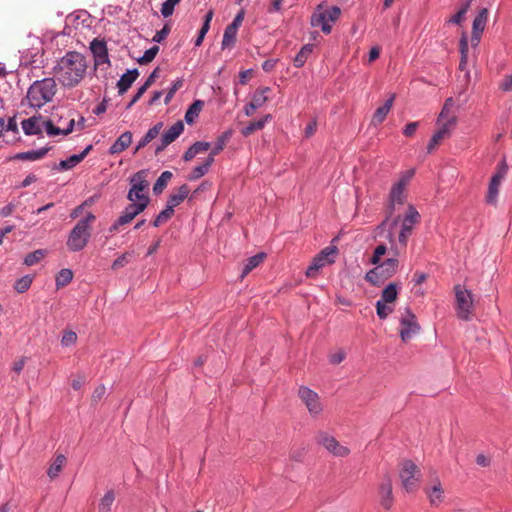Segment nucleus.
<instances>
[{"mask_svg":"<svg viewBox=\"0 0 512 512\" xmlns=\"http://www.w3.org/2000/svg\"><path fill=\"white\" fill-rule=\"evenodd\" d=\"M86 69L85 56L76 51H69L57 62L53 71L64 87L72 88L84 78Z\"/></svg>","mask_w":512,"mask_h":512,"instance_id":"nucleus-1","label":"nucleus"},{"mask_svg":"<svg viewBox=\"0 0 512 512\" xmlns=\"http://www.w3.org/2000/svg\"><path fill=\"white\" fill-rule=\"evenodd\" d=\"M57 91L54 78H43L34 81L28 88L26 99L32 108L40 109L52 101Z\"/></svg>","mask_w":512,"mask_h":512,"instance_id":"nucleus-2","label":"nucleus"},{"mask_svg":"<svg viewBox=\"0 0 512 512\" xmlns=\"http://www.w3.org/2000/svg\"><path fill=\"white\" fill-rule=\"evenodd\" d=\"M95 219L94 214L88 213L76 223L67 239V247L70 251H81L87 245L91 236V224Z\"/></svg>","mask_w":512,"mask_h":512,"instance_id":"nucleus-3","label":"nucleus"},{"mask_svg":"<svg viewBox=\"0 0 512 512\" xmlns=\"http://www.w3.org/2000/svg\"><path fill=\"white\" fill-rule=\"evenodd\" d=\"M420 219L421 216L417 209L412 204H409L403 218L396 216L389 221L391 229L401 222V229L398 235V245L401 248L406 247L408 238L411 236L414 226L420 222Z\"/></svg>","mask_w":512,"mask_h":512,"instance_id":"nucleus-4","label":"nucleus"},{"mask_svg":"<svg viewBox=\"0 0 512 512\" xmlns=\"http://www.w3.org/2000/svg\"><path fill=\"white\" fill-rule=\"evenodd\" d=\"M148 175L147 170H140L130 177L131 188L128 191L127 199L130 202H150L148 196L149 182L146 177Z\"/></svg>","mask_w":512,"mask_h":512,"instance_id":"nucleus-5","label":"nucleus"},{"mask_svg":"<svg viewBox=\"0 0 512 512\" xmlns=\"http://www.w3.org/2000/svg\"><path fill=\"white\" fill-rule=\"evenodd\" d=\"M398 264L396 258H389L380 264H376L375 268L367 272L365 279L371 284L379 286L396 273Z\"/></svg>","mask_w":512,"mask_h":512,"instance_id":"nucleus-6","label":"nucleus"},{"mask_svg":"<svg viewBox=\"0 0 512 512\" xmlns=\"http://www.w3.org/2000/svg\"><path fill=\"white\" fill-rule=\"evenodd\" d=\"M404 181H398L393 185L389 194V202L386 208V217L381 222V224L377 227L379 230L385 229V227L389 224V221L396 209L397 205H402L405 201L404 194Z\"/></svg>","mask_w":512,"mask_h":512,"instance_id":"nucleus-7","label":"nucleus"},{"mask_svg":"<svg viewBox=\"0 0 512 512\" xmlns=\"http://www.w3.org/2000/svg\"><path fill=\"white\" fill-rule=\"evenodd\" d=\"M455 296L457 302V315L460 319L468 321L473 308V295L464 289L461 285L455 286Z\"/></svg>","mask_w":512,"mask_h":512,"instance_id":"nucleus-8","label":"nucleus"},{"mask_svg":"<svg viewBox=\"0 0 512 512\" xmlns=\"http://www.w3.org/2000/svg\"><path fill=\"white\" fill-rule=\"evenodd\" d=\"M336 252V247L324 248L319 254H317L313 258L311 264L308 266L306 270V276L308 278H315L323 267L334 262V260L330 258V256L336 254Z\"/></svg>","mask_w":512,"mask_h":512,"instance_id":"nucleus-9","label":"nucleus"},{"mask_svg":"<svg viewBox=\"0 0 512 512\" xmlns=\"http://www.w3.org/2000/svg\"><path fill=\"white\" fill-rule=\"evenodd\" d=\"M298 396L305 404L311 416L316 417L322 412L323 406L320 401V397L316 392L306 386H300Z\"/></svg>","mask_w":512,"mask_h":512,"instance_id":"nucleus-10","label":"nucleus"},{"mask_svg":"<svg viewBox=\"0 0 512 512\" xmlns=\"http://www.w3.org/2000/svg\"><path fill=\"white\" fill-rule=\"evenodd\" d=\"M400 325V337L403 342L409 341L420 331V326L416 321V316L408 308L400 319Z\"/></svg>","mask_w":512,"mask_h":512,"instance_id":"nucleus-11","label":"nucleus"},{"mask_svg":"<svg viewBox=\"0 0 512 512\" xmlns=\"http://www.w3.org/2000/svg\"><path fill=\"white\" fill-rule=\"evenodd\" d=\"M418 472V467L411 460H405L400 471V478L402 485L406 491H413L418 482V477L415 474Z\"/></svg>","mask_w":512,"mask_h":512,"instance_id":"nucleus-12","label":"nucleus"},{"mask_svg":"<svg viewBox=\"0 0 512 512\" xmlns=\"http://www.w3.org/2000/svg\"><path fill=\"white\" fill-rule=\"evenodd\" d=\"M317 442L325 447L330 453L337 457H345L349 454V449L327 433L321 432L317 436Z\"/></svg>","mask_w":512,"mask_h":512,"instance_id":"nucleus-13","label":"nucleus"},{"mask_svg":"<svg viewBox=\"0 0 512 512\" xmlns=\"http://www.w3.org/2000/svg\"><path fill=\"white\" fill-rule=\"evenodd\" d=\"M68 119V122L66 126H60L56 125L53 120H46L43 121V126L46 131V133L49 136H58V135H68L70 134L75 126V119L71 117V115H68L66 117Z\"/></svg>","mask_w":512,"mask_h":512,"instance_id":"nucleus-14","label":"nucleus"},{"mask_svg":"<svg viewBox=\"0 0 512 512\" xmlns=\"http://www.w3.org/2000/svg\"><path fill=\"white\" fill-rule=\"evenodd\" d=\"M148 205L149 204L145 202H131L128 206L125 207L122 214L118 217V223H130L137 215L142 213Z\"/></svg>","mask_w":512,"mask_h":512,"instance_id":"nucleus-15","label":"nucleus"},{"mask_svg":"<svg viewBox=\"0 0 512 512\" xmlns=\"http://www.w3.org/2000/svg\"><path fill=\"white\" fill-rule=\"evenodd\" d=\"M22 129L26 135L41 136L44 129L42 117H30L21 122Z\"/></svg>","mask_w":512,"mask_h":512,"instance_id":"nucleus-16","label":"nucleus"},{"mask_svg":"<svg viewBox=\"0 0 512 512\" xmlns=\"http://www.w3.org/2000/svg\"><path fill=\"white\" fill-rule=\"evenodd\" d=\"M380 503L385 509H390L393 504L392 483L389 477H386L379 487Z\"/></svg>","mask_w":512,"mask_h":512,"instance_id":"nucleus-17","label":"nucleus"},{"mask_svg":"<svg viewBox=\"0 0 512 512\" xmlns=\"http://www.w3.org/2000/svg\"><path fill=\"white\" fill-rule=\"evenodd\" d=\"M138 76L139 71L137 68L127 70V72L124 73L117 82L119 95H123L125 92H127V90L135 82Z\"/></svg>","mask_w":512,"mask_h":512,"instance_id":"nucleus-18","label":"nucleus"},{"mask_svg":"<svg viewBox=\"0 0 512 512\" xmlns=\"http://www.w3.org/2000/svg\"><path fill=\"white\" fill-rule=\"evenodd\" d=\"M92 150V145H88L81 153L73 154L65 160H61L57 166L59 170H69L78 165Z\"/></svg>","mask_w":512,"mask_h":512,"instance_id":"nucleus-19","label":"nucleus"},{"mask_svg":"<svg viewBox=\"0 0 512 512\" xmlns=\"http://www.w3.org/2000/svg\"><path fill=\"white\" fill-rule=\"evenodd\" d=\"M394 99L395 96L392 95L389 99L385 101V103L382 106L376 109L371 120V125L377 126L385 120L386 116L388 115L392 108Z\"/></svg>","mask_w":512,"mask_h":512,"instance_id":"nucleus-20","label":"nucleus"},{"mask_svg":"<svg viewBox=\"0 0 512 512\" xmlns=\"http://www.w3.org/2000/svg\"><path fill=\"white\" fill-rule=\"evenodd\" d=\"M132 143V133L130 131H126L122 133L117 140L111 145L109 148L110 154H119L127 149Z\"/></svg>","mask_w":512,"mask_h":512,"instance_id":"nucleus-21","label":"nucleus"},{"mask_svg":"<svg viewBox=\"0 0 512 512\" xmlns=\"http://www.w3.org/2000/svg\"><path fill=\"white\" fill-rule=\"evenodd\" d=\"M184 131V123L179 120L174 123L163 135L161 142H164V146H168L174 142Z\"/></svg>","mask_w":512,"mask_h":512,"instance_id":"nucleus-22","label":"nucleus"},{"mask_svg":"<svg viewBox=\"0 0 512 512\" xmlns=\"http://www.w3.org/2000/svg\"><path fill=\"white\" fill-rule=\"evenodd\" d=\"M321 5L318 6L317 11L314 12L311 16V25L313 27H321V30L325 34H329L332 30V27L327 22V14L326 12H320Z\"/></svg>","mask_w":512,"mask_h":512,"instance_id":"nucleus-23","label":"nucleus"},{"mask_svg":"<svg viewBox=\"0 0 512 512\" xmlns=\"http://www.w3.org/2000/svg\"><path fill=\"white\" fill-rule=\"evenodd\" d=\"M425 492L432 506H438L444 500V491L438 480L431 488H427Z\"/></svg>","mask_w":512,"mask_h":512,"instance_id":"nucleus-24","label":"nucleus"},{"mask_svg":"<svg viewBox=\"0 0 512 512\" xmlns=\"http://www.w3.org/2000/svg\"><path fill=\"white\" fill-rule=\"evenodd\" d=\"M456 124V117L451 116L447 119L441 127L433 134V142H441L443 139L448 138L451 134L452 128Z\"/></svg>","mask_w":512,"mask_h":512,"instance_id":"nucleus-25","label":"nucleus"},{"mask_svg":"<svg viewBox=\"0 0 512 512\" xmlns=\"http://www.w3.org/2000/svg\"><path fill=\"white\" fill-rule=\"evenodd\" d=\"M49 150L50 147H42L37 150L19 152L14 156V159L23 161H37L44 158Z\"/></svg>","mask_w":512,"mask_h":512,"instance_id":"nucleus-26","label":"nucleus"},{"mask_svg":"<svg viewBox=\"0 0 512 512\" xmlns=\"http://www.w3.org/2000/svg\"><path fill=\"white\" fill-rule=\"evenodd\" d=\"M162 126H163V123L162 122H159L157 124H155L153 127H151L147 133L141 138V140L138 142L136 148H135V153L137 151H139L140 149L144 148L147 144H149L153 139H155L161 129H162Z\"/></svg>","mask_w":512,"mask_h":512,"instance_id":"nucleus-27","label":"nucleus"},{"mask_svg":"<svg viewBox=\"0 0 512 512\" xmlns=\"http://www.w3.org/2000/svg\"><path fill=\"white\" fill-rule=\"evenodd\" d=\"M214 159L212 157H207L206 160L200 164L194 167V169L191 171V173L188 175V180L195 181L202 176H204L208 171L211 165L213 164Z\"/></svg>","mask_w":512,"mask_h":512,"instance_id":"nucleus-28","label":"nucleus"},{"mask_svg":"<svg viewBox=\"0 0 512 512\" xmlns=\"http://www.w3.org/2000/svg\"><path fill=\"white\" fill-rule=\"evenodd\" d=\"M271 120V115L267 114L263 118L250 122L246 127H244L241 131V134L245 137L253 134L255 131L261 130L264 128L266 123Z\"/></svg>","mask_w":512,"mask_h":512,"instance_id":"nucleus-29","label":"nucleus"},{"mask_svg":"<svg viewBox=\"0 0 512 512\" xmlns=\"http://www.w3.org/2000/svg\"><path fill=\"white\" fill-rule=\"evenodd\" d=\"M488 9L482 8L477 16L474 18L472 23V32L482 34L486 27L487 19H488Z\"/></svg>","mask_w":512,"mask_h":512,"instance_id":"nucleus-30","label":"nucleus"},{"mask_svg":"<svg viewBox=\"0 0 512 512\" xmlns=\"http://www.w3.org/2000/svg\"><path fill=\"white\" fill-rule=\"evenodd\" d=\"M204 106V102L202 100H195L187 109L184 119L187 124H193L198 118L200 111Z\"/></svg>","mask_w":512,"mask_h":512,"instance_id":"nucleus-31","label":"nucleus"},{"mask_svg":"<svg viewBox=\"0 0 512 512\" xmlns=\"http://www.w3.org/2000/svg\"><path fill=\"white\" fill-rule=\"evenodd\" d=\"M189 187L187 184H183L178 188V192L175 194H171L168 198L167 203L172 207H176L181 204L189 194Z\"/></svg>","mask_w":512,"mask_h":512,"instance_id":"nucleus-32","label":"nucleus"},{"mask_svg":"<svg viewBox=\"0 0 512 512\" xmlns=\"http://www.w3.org/2000/svg\"><path fill=\"white\" fill-rule=\"evenodd\" d=\"M270 88L269 87H263V88H260V89H257L253 96H252V99H251V108H253V105L254 107H256L257 109L258 108H261L268 100V93L270 92Z\"/></svg>","mask_w":512,"mask_h":512,"instance_id":"nucleus-33","label":"nucleus"},{"mask_svg":"<svg viewBox=\"0 0 512 512\" xmlns=\"http://www.w3.org/2000/svg\"><path fill=\"white\" fill-rule=\"evenodd\" d=\"M213 15H214L213 10H209L206 13V15L204 16V21H203L202 27L199 30L198 36H197V38L195 40V43H194V45L196 47H199L203 43L205 35L207 34V32L210 29V23H211V20L213 18Z\"/></svg>","mask_w":512,"mask_h":512,"instance_id":"nucleus-34","label":"nucleus"},{"mask_svg":"<svg viewBox=\"0 0 512 512\" xmlns=\"http://www.w3.org/2000/svg\"><path fill=\"white\" fill-rule=\"evenodd\" d=\"M66 463V457L59 454L55 457L54 462L49 466L47 474L51 479L56 478Z\"/></svg>","mask_w":512,"mask_h":512,"instance_id":"nucleus-35","label":"nucleus"},{"mask_svg":"<svg viewBox=\"0 0 512 512\" xmlns=\"http://www.w3.org/2000/svg\"><path fill=\"white\" fill-rule=\"evenodd\" d=\"M231 137L230 131L223 132L220 136H218L216 142L214 143L213 148L211 149L209 156L214 159L216 155H218L225 147L226 143Z\"/></svg>","mask_w":512,"mask_h":512,"instance_id":"nucleus-36","label":"nucleus"},{"mask_svg":"<svg viewBox=\"0 0 512 512\" xmlns=\"http://www.w3.org/2000/svg\"><path fill=\"white\" fill-rule=\"evenodd\" d=\"M500 186L501 182L491 178L486 195V202L488 204L496 205Z\"/></svg>","mask_w":512,"mask_h":512,"instance_id":"nucleus-37","label":"nucleus"},{"mask_svg":"<svg viewBox=\"0 0 512 512\" xmlns=\"http://www.w3.org/2000/svg\"><path fill=\"white\" fill-rule=\"evenodd\" d=\"M312 51V44L304 45L293 59L294 66L297 68H301L305 64L308 56L312 53Z\"/></svg>","mask_w":512,"mask_h":512,"instance_id":"nucleus-38","label":"nucleus"},{"mask_svg":"<svg viewBox=\"0 0 512 512\" xmlns=\"http://www.w3.org/2000/svg\"><path fill=\"white\" fill-rule=\"evenodd\" d=\"M266 257L265 253H258L247 259V262L243 268L241 277L244 278L248 273H250L254 268H256Z\"/></svg>","mask_w":512,"mask_h":512,"instance_id":"nucleus-39","label":"nucleus"},{"mask_svg":"<svg viewBox=\"0 0 512 512\" xmlns=\"http://www.w3.org/2000/svg\"><path fill=\"white\" fill-rule=\"evenodd\" d=\"M173 174L170 171H163L153 185V193L159 195L166 188L168 181L172 178Z\"/></svg>","mask_w":512,"mask_h":512,"instance_id":"nucleus-40","label":"nucleus"},{"mask_svg":"<svg viewBox=\"0 0 512 512\" xmlns=\"http://www.w3.org/2000/svg\"><path fill=\"white\" fill-rule=\"evenodd\" d=\"M238 30L234 29V27L227 26L224 30L221 48L224 50L226 48L232 47L236 42Z\"/></svg>","mask_w":512,"mask_h":512,"instance_id":"nucleus-41","label":"nucleus"},{"mask_svg":"<svg viewBox=\"0 0 512 512\" xmlns=\"http://www.w3.org/2000/svg\"><path fill=\"white\" fill-rule=\"evenodd\" d=\"M459 48L461 54L459 69L461 71H465L468 60V39L466 34H463L462 37L460 38Z\"/></svg>","mask_w":512,"mask_h":512,"instance_id":"nucleus-42","label":"nucleus"},{"mask_svg":"<svg viewBox=\"0 0 512 512\" xmlns=\"http://www.w3.org/2000/svg\"><path fill=\"white\" fill-rule=\"evenodd\" d=\"M398 295L397 285L395 283H389L382 291L381 298L379 300L385 303H392L396 300Z\"/></svg>","mask_w":512,"mask_h":512,"instance_id":"nucleus-43","label":"nucleus"},{"mask_svg":"<svg viewBox=\"0 0 512 512\" xmlns=\"http://www.w3.org/2000/svg\"><path fill=\"white\" fill-rule=\"evenodd\" d=\"M114 500V492L112 490L106 492L99 503V512H110Z\"/></svg>","mask_w":512,"mask_h":512,"instance_id":"nucleus-44","label":"nucleus"},{"mask_svg":"<svg viewBox=\"0 0 512 512\" xmlns=\"http://www.w3.org/2000/svg\"><path fill=\"white\" fill-rule=\"evenodd\" d=\"M73 273L70 269H61L56 276V286L64 287L71 282Z\"/></svg>","mask_w":512,"mask_h":512,"instance_id":"nucleus-45","label":"nucleus"},{"mask_svg":"<svg viewBox=\"0 0 512 512\" xmlns=\"http://www.w3.org/2000/svg\"><path fill=\"white\" fill-rule=\"evenodd\" d=\"M45 250L43 249H38V250H35L29 254H27L24 258V264L26 266H33L35 264H37L38 262H40L43 257L45 256Z\"/></svg>","mask_w":512,"mask_h":512,"instance_id":"nucleus-46","label":"nucleus"},{"mask_svg":"<svg viewBox=\"0 0 512 512\" xmlns=\"http://www.w3.org/2000/svg\"><path fill=\"white\" fill-rule=\"evenodd\" d=\"M32 281L31 275H25L15 282L14 288L18 293H24L30 288Z\"/></svg>","mask_w":512,"mask_h":512,"instance_id":"nucleus-47","label":"nucleus"},{"mask_svg":"<svg viewBox=\"0 0 512 512\" xmlns=\"http://www.w3.org/2000/svg\"><path fill=\"white\" fill-rule=\"evenodd\" d=\"M159 52L158 46H152L148 50L144 52V54L137 59V62L140 65H145L153 61V59L156 57L157 53Z\"/></svg>","mask_w":512,"mask_h":512,"instance_id":"nucleus-48","label":"nucleus"},{"mask_svg":"<svg viewBox=\"0 0 512 512\" xmlns=\"http://www.w3.org/2000/svg\"><path fill=\"white\" fill-rule=\"evenodd\" d=\"M508 172V165L506 163L505 159H502L496 168V172L491 177L492 179H496L497 181L501 182L505 179Z\"/></svg>","mask_w":512,"mask_h":512,"instance_id":"nucleus-49","label":"nucleus"},{"mask_svg":"<svg viewBox=\"0 0 512 512\" xmlns=\"http://www.w3.org/2000/svg\"><path fill=\"white\" fill-rule=\"evenodd\" d=\"M384 301L378 300L376 302V312L380 319H386L393 309Z\"/></svg>","mask_w":512,"mask_h":512,"instance_id":"nucleus-50","label":"nucleus"},{"mask_svg":"<svg viewBox=\"0 0 512 512\" xmlns=\"http://www.w3.org/2000/svg\"><path fill=\"white\" fill-rule=\"evenodd\" d=\"M133 255H134L133 251H127V252L123 253L117 259L114 260V262L112 264V268L118 269V268L125 266L126 264H128L130 262Z\"/></svg>","mask_w":512,"mask_h":512,"instance_id":"nucleus-51","label":"nucleus"},{"mask_svg":"<svg viewBox=\"0 0 512 512\" xmlns=\"http://www.w3.org/2000/svg\"><path fill=\"white\" fill-rule=\"evenodd\" d=\"M91 52L94 55V58L100 54H104L107 51L106 43L102 40L94 39L90 44Z\"/></svg>","mask_w":512,"mask_h":512,"instance_id":"nucleus-52","label":"nucleus"},{"mask_svg":"<svg viewBox=\"0 0 512 512\" xmlns=\"http://www.w3.org/2000/svg\"><path fill=\"white\" fill-rule=\"evenodd\" d=\"M181 0H166L161 7V14L163 17L167 18L171 16L174 12L175 6L180 2Z\"/></svg>","mask_w":512,"mask_h":512,"instance_id":"nucleus-53","label":"nucleus"},{"mask_svg":"<svg viewBox=\"0 0 512 512\" xmlns=\"http://www.w3.org/2000/svg\"><path fill=\"white\" fill-rule=\"evenodd\" d=\"M454 105V100L452 97L446 99L445 103H444V106L440 112V115L438 117V122L442 121V120H447L449 119V113H450V109L453 107Z\"/></svg>","mask_w":512,"mask_h":512,"instance_id":"nucleus-54","label":"nucleus"},{"mask_svg":"<svg viewBox=\"0 0 512 512\" xmlns=\"http://www.w3.org/2000/svg\"><path fill=\"white\" fill-rule=\"evenodd\" d=\"M468 10H466L465 8H463L461 6V8L458 10V12L456 14H454L451 18H449L446 23L447 24H455V25H461V23L464 21L465 19V15L467 13Z\"/></svg>","mask_w":512,"mask_h":512,"instance_id":"nucleus-55","label":"nucleus"},{"mask_svg":"<svg viewBox=\"0 0 512 512\" xmlns=\"http://www.w3.org/2000/svg\"><path fill=\"white\" fill-rule=\"evenodd\" d=\"M76 341H77V334L74 331H66V332H64V334L62 336L61 344H62V346L68 347V346L75 344Z\"/></svg>","mask_w":512,"mask_h":512,"instance_id":"nucleus-56","label":"nucleus"},{"mask_svg":"<svg viewBox=\"0 0 512 512\" xmlns=\"http://www.w3.org/2000/svg\"><path fill=\"white\" fill-rule=\"evenodd\" d=\"M386 251L387 248L384 244L378 245L373 252L370 262L374 265L378 264L380 262V258L386 253Z\"/></svg>","mask_w":512,"mask_h":512,"instance_id":"nucleus-57","label":"nucleus"},{"mask_svg":"<svg viewBox=\"0 0 512 512\" xmlns=\"http://www.w3.org/2000/svg\"><path fill=\"white\" fill-rule=\"evenodd\" d=\"M345 357V352L342 349H340L329 355V362L333 365H338L345 359Z\"/></svg>","mask_w":512,"mask_h":512,"instance_id":"nucleus-58","label":"nucleus"},{"mask_svg":"<svg viewBox=\"0 0 512 512\" xmlns=\"http://www.w3.org/2000/svg\"><path fill=\"white\" fill-rule=\"evenodd\" d=\"M170 33V26L168 24H165L164 27L157 31L156 34L153 36V41L156 43L162 42Z\"/></svg>","mask_w":512,"mask_h":512,"instance_id":"nucleus-59","label":"nucleus"},{"mask_svg":"<svg viewBox=\"0 0 512 512\" xmlns=\"http://www.w3.org/2000/svg\"><path fill=\"white\" fill-rule=\"evenodd\" d=\"M182 86V81L181 80H177L173 83L172 87L170 88V90L168 91L167 95L165 96V99H164V103L165 104H168L171 99L173 98L174 94L176 93V91L181 88Z\"/></svg>","mask_w":512,"mask_h":512,"instance_id":"nucleus-60","label":"nucleus"},{"mask_svg":"<svg viewBox=\"0 0 512 512\" xmlns=\"http://www.w3.org/2000/svg\"><path fill=\"white\" fill-rule=\"evenodd\" d=\"M192 147L194 148L196 153L199 154L210 149L211 144L209 142L197 141L192 145Z\"/></svg>","mask_w":512,"mask_h":512,"instance_id":"nucleus-61","label":"nucleus"},{"mask_svg":"<svg viewBox=\"0 0 512 512\" xmlns=\"http://www.w3.org/2000/svg\"><path fill=\"white\" fill-rule=\"evenodd\" d=\"M173 214H174V207H172L171 205H169L167 203L166 208L164 210H162L158 215L160 216L161 219H163L164 222H166L173 216Z\"/></svg>","mask_w":512,"mask_h":512,"instance_id":"nucleus-62","label":"nucleus"},{"mask_svg":"<svg viewBox=\"0 0 512 512\" xmlns=\"http://www.w3.org/2000/svg\"><path fill=\"white\" fill-rule=\"evenodd\" d=\"M27 358L21 357L20 359L13 362L12 371L16 374H20L25 366Z\"/></svg>","mask_w":512,"mask_h":512,"instance_id":"nucleus-63","label":"nucleus"},{"mask_svg":"<svg viewBox=\"0 0 512 512\" xmlns=\"http://www.w3.org/2000/svg\"><path fill=\"white\" fill-rule=\"evenodd\" d=\"M326 14H327V19H329L331 21H336L341 14V10L339 7L333 6L328 11H326Z\"/></svg>","mask_w":512,"mask_h":512,"instance_id":"nucleus-64","label":"nucleus"}]
</instances>
